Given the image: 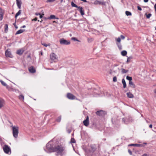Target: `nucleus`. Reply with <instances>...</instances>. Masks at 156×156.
Wrapping results in <instances>:
<instances>
[{
    "label": "nucleus",
    "instance_id": "1",
    "mask_svg": "<svg viewBox=\"0 0 156 156\" xmlns=\"http://www.w3.org/2000/svg\"><path fill=\"white\" fill-rule=\"evenodd\" d=\"M54 151L57 152V155L62 156L65 153L64 149L61 146L58 145L57 146H55Z\"/></svg>",
    "mask_w": 156,
    "mask_h": 156
},
{
    "label": "nucleus",
    "instance_id": "2",
    "mask_svg": "<svg viewBox=\"0 0 156 156\" xmlns=\"http://www.w3.org/2000/svg\"><path fill=\"white\" fill-rule=\"evenodd\" d=\"M53 142L52 141L49 142L46 145V149H44V151L47 153H50L54 152L55 147L52 145Z\"/></svg>",
    "mask_w": 156,
    "mask_h": 156
},
{
    "label": "nucleus",
    "instance_id": "3",
    "mask_svg": "<svg viewBox=\"0 0 156 156\" xmlns=\"http://www.w3.org/2000/svg\"><path fill=\"white\" fill-rule=\"evenodd\" d=\"M12 134L15 138H17L19 133V127L18 126H12Z\"/></svg>",
    "mask_w": 156,
    "mask_h": 156
},
{
    "label": "nucleus",
    "instance_id": "4",
    "mask_svg": "<svg viewBox=\"0 0 156 156\" xmlns=\"http://www.w3.org/2000/svg\"><path fill=\"white\" fill-rule=\"evenodd\" d=\"M50 59L54 62H56L58 60V57L54 53H52L50 55Z\"/></svg>",
    "mask_w": 156,
    "mask_h": 156
},
{
    "label": "nucleus",
    "instance_id": "5",
    "mask_svg": "<svg viewBox=\"0 0 156 156\" xmlns=\"http://www.w3.org/2000/svg\"><path fill=\"white\" fill-rule=\"evenodd\" d=\"M59 43L61 44L62 45H68L70 44V41L66 40L63 38L60 39Z\"/></svg>",
    "mask_w": 156,
    "mask_h": 156
},
{
    "label": "nucleus",
    "instance_id": "6",
    "mask_svg": "<svg viewBox=\"0 0 156 156\" xmlns=\"http://www.w3.org/2000/svg\"><path fill=\"white\" fill-rule=\"evenodd\" d=\"M3 149L5 153L8 154H11V151L10 148L8 145H5L3 147Z\"/></svg>",
    "mask_w": 156,
    "mask_h": 156
},
{
    "label": "nucleus",
    "instance_id": "7",
    "mask_svg": "<svg viewBox=\"0 0 156 156\" xmlns=\"http://www.w3.org/2000/svg\"><path fill=\"white\" fill-rule=\"evenodd\" d=\"M105 2H104L103 0L99 1L98 0H95L94 2V4L95 5H105Z\"/></svg>",
    "mask_w": 156,
    "mask_h": 156
},
{
    "label": "nucleus",
    "instance_id": "8",
    "mask_svg": "<svg viewBox=\"0 0 156 156\" xmlns=\"http://www.w3.org/2000/svg\"><path fill=\"white\" fill-rule=\"evenodd\" d=\"M67 96L68 98L69 99H77L76 98V97L75 96L73 95V94L70 93H68L67 94Z\"/></svg>",
    "mask_w": 156,
    "mask_h": 156
},
{
    "label": "nucleus",
    "instance_id": "9",
    "mask_svg": "<svg viewBox=\"0 0 156 156\" xmlns=\"http://www.w3.org/2000/svg\"><path fill=\"white\" fill-rule=\"evenodd\" d=\"M5 55L6 57H9L11 58L13 57V55L11 53L10 51L8 50H7L5 52Z\"/></svg>",
    "mask_w": 156,
    "mask_h": 156
},
{
    "label": "nucleus",
    "instance_id": "10",
    "mask_svg": "<svg viewBox=\"0 0 156 156\" xmlns=\"http://www.w3.org/2000/svg\"><path fill=\"white\" fill-rule=\"evenodd\" d=\"M96 114L97 115L99 116H103L106 114V113L105 112L102 110H101L97 111L96 112Z\"/></svg>",
    "mask_w": 156,
    "mask_h": 156
},
{
    "label": "nucleus",
    "instance_id": "11",
    "mask_svg": "<svg viewBox=\"0 0 156 156\" xmlns=\"http://www.w3.org/2000/svg\"><path fill=\"white\" fill-rule=\"evenodd\" d=\"M83 123L84 125L86 126H87L88 125L89 122V118L88 116H87L86 119L83 121Z\"/></svg>",
    "mask_w": 156,
    "mask_h": 156
},
{
    "label": "nucleus",
    "instance_id": "12",
    "mask_svg": "<svg viewBox=\"0 0 156 156\" xmlns=\"http://www.w3.org/2000/svg\"><path fill=\"white\" fill-rule=\"evenodd\" d=\"M16 4L18 8L20 9L21 8L22 2L21 0H16Z\"/></svg>",
    "mask_w": 156,
    "mask_h": 156
},
{
    "label": "nucleus",
    "instance_id": "13",
    "mask_svg": "<svg viewBox=\"0 0 156 156\" xmlns=\"http://www.w3.org/2000/svg\"><path fill=\"white\" fill-rule=\"evenodd\" d=\"M5 105L4 100L2 98H0V109L4 106Z\"/></svg>",
    "mask_w": 156,
    "mask_h": 156
},
{
    "label": "nucleus",
    "instance_id": "14",
    "mask_svg": "<svg viewBox=\"0 0 156 156\" xmlns=\"http://www.w3.org/2000/svg\"><path fill=\"white\" fill-rule=\"evenodd\" d=\"M78 10L80 11L81 14L83 16L84 15V11L83 10V8L80 6H79L78 7Z\"/></svg>",
    "mask_w": 156,
    "mask_h": 156
},
{
    "label": "nucleus",
    "instance_id": "15",
    "mask_svg": "<svg viewBox=\"0 0 156 156\" xmlns=\"http://www.w3.org/2000/svg\"><path fill=\"white\" fill-rule=\"evenodd\" d=\"M29 72L32 73H34L35 72V69L33 66H31L29 68Z\"/></svg>",
    "mask_w": 156,
    "mask_h": 156
},
{
    "label": "nucleus",
    "instance_id": "16",
    "mask_svg": "<svg viewBox=\"0 0 156 156\" xmlns=\"http://www.w3.org/2000/svg\"><path fill=\"white\" fill-rule=\"evenodd\" d=\"M128 146H136V147H142L143 145L141 144H129Z\"/></svg>",
    "mask_w": 156,
    "mask_h": 156
},
{
    "label": "nucleus",
    "instance_id": "17",
    "mask_svg": "<svg viewBox=\"0 0 156 156\" xmlns=\"http://www.w3.org/2000/svg\"><path fill=\"white\" fill-rule=\"evenodd\" d=\"M128 97L130 98H132L133 97V95L130 92H128L126 94Z\"/></svg>",
    "mask_w": 156,
    "mask_h": 156
},
{
    "label": "nucleus",
    "instance_id": "18",
    "mask_svg": "<svg viewBox=\"0 0 156 156\" xmlns=\"http://www.w3.org/2000/svg\"><path fill=\"white\" fill-rule=\"evenodd\" d=\"M1 83L4 86H5L6 88L8 89L9 86L7 85L2 80H1L0 81Z\"/></svg>",
    "mask_w": 156,
    "mask_h": 156
},
{
    "label": "nucleus",
    "instance_id": "19",
    "mask_svg": "<svg viewBox=\"0 0 156 156\" xmlns=\"http://www.w3.org/2000/svg\"><path fill=\"white\" fill-rule=\"evenodd\" d=\"M0 20H1L2 19L3 17V11L0 8Z\"/></svg>",
    "mask_w": 156,
    "mask_h": 156
},
{
    "label": "nucleus",
    "instance_id": "20",
    "mask_svg": "<svg viewBox=\"0 0 156 156\" xmlns=\"http://www.w3.org/2000/svg\"><path fill=\"white\" fill-rule=\"evenodd\" d=\"M23 52V50L22 49H19L17 51V54L19 55H22Z\"/></svg>",
    "mask_w": 156,
    "mask_h": 156
},
{
    "label": "nucleus",
    "instance_id": "21",
    "mask_svg": "<svg viewBox=\"0 0 156 156\" xmlns=\"http://www.w3.org/2000/svg\"><path fill=\"white\" fill-rule=\"evenodd\" d=\"M122 121L125 124H127L128 123L129 120L128 119L126 118H123L122 119Z\"/></svg>",
    "mask_w": 156,
    "mask_h": 156
},
{
    "label": "nucleus",
    "instance_id": "22",
    "mask_svg": "<svg viewBox=\"0 0 156 156\" xmlns=\"http://www.w3.org/2000/svg\"><path fill=\"white\" fill-rule=\"evenodd\" d=\"M122 83L123 85V87L124 88H125L126 87V84L125 81L124 79L122 80Z\"/></svg>",
    "mask_w": 156,
    "mask_h": 156
},
{
    "label": "nucleus",
    "instance_id": "23",
    "mask_svg": "<svg viewBox=\"0 0 156 156\" xmlns=\"http://www.w3.org/2000/svg\"><path fill=\"white\" fill-rule=\"evenodd\" d=\"M24 31V30L20 29L19 30H18L16 32V34H18L22 33Z\"/></svg>",
    "mask_w": 156,
    "mask_h": 156
},
{
    "label": "nucleus",
    "instance_id": "24",
    "mask_svg": "<svg viewBox=\"0 0 156 156\" xmlns=\"http://www.w3.org/2000/svg\"><path fill=\"white\" fill-rule=\"evenodd\" d=\"M121 55L123 56H126L127 54V51L125 50L122 51L121 52Z\"/></svg>",
    "mask_w": 156,
    "mask_h": 156
},
{
    "label": "nucleus",
    "instance_id": "25",
    "mask_svg": "<svg viewBox=\"0 0 156 156\" xmlns=\"http://www.w3.org/2000/svg\"><path fill=\"white\" fill-rule=\"evenodd\" d=\"M5 32H7L8 29V25L6 24L5 25Z\"/></svg>",
    "mask_w": 156,
    "mask_h": 156
},
{
    "label": "nucleus",
    "instance_id": "26",
    "mask_svg": "<svg viewBox=\"0 0 156 156\" xmlns=\"http://www.w3.org/2000/svg\"><path fill=\"white\" fill-rule=\"evenodd\" d=\"M129 84L131 86H132L133 87H135V85L134 84L133 82L132 81L129 82Z\"/></svg>",
    "mask_w": 156,
    "mask_h": 156
},
{
    "label": "nucleus",
    "instance_id": "27",
    "mask_svg": "<svg viewBox=\"0 0 156 156\" xmlns=\"http://www.w3.org/2000/svg\"><path fill=\"white\" fill-rule=\"evenodd\" d=\"M71 5L73 7H75L76 8H78L79 6H78L76 4H75L73 2H71Z\"/></svg>",
    "mask_w": 156,
    "mask_h": 156
},
{
    "label": "nucleus",
    "instance_id": "28",
    "mask_svg": "<svg viewBox=\"0 0 156 156\" xmlns=\"http://www.w3.org/2000/svg\"><path fill=\"white\" fill-rule=\"evenodd\" d=\"M21 11L20 10L16 14L15 17L16 18L19 15L21 14Z\"/></svg>",
    "mask_w": 156,
    "mask_h": 156
},
{
    "label": "nucleus",
    "instance_id": "29",
    "mask_svg": "<svg viewBox=\"0 0 156 156\" xmlns=\"http://www.w3.org/2000/svg\"><path fill=\"white\" fill-rule=\"evenodd\" d=\"M126 14L127 16H131L132 15L131 13L130 12L128 11L126 12Z\"/></svg>",
    "mask_w": 156,
    "mask_h": 156
},
{
    "label": "nucleus",
    "instance_id": "30",
    "mask_svg": "<svg viewBox=\"0 0 156 156\" xmlns=\"http://www.w3.org/2000/svg\"><path fill=\"white\" fill-rule=\"evenodd\" d=\"M132 58V57H128L127 58L126 62L127 63L129 62L130 61V60Z\"/></svg>",
    "mask_w": 156,
    "mask_h": 156
},
{
    "label": "nucleus",
    "instance_id": "31",
    "mask_svg": "<svg viewBox=\"0 0 156 156\" xmlns=\"http://www.w3.org/2000/svg\"><path fill=\"white\" fill-rule=\"evenodd\" d=\"M71 39L75 41H77L78 42H80V41L76 39V37H73L71 38Z\"/></svg>",
    "mask_w": 156,
    "mask_h": 156
},
{
    "label": "nucleus",
    "instance_id": "32",
    "mask_svg": "<svg viewBox=\"0 0 156 156\" xmlns=\"http://www.w3.org/2000/svg\"><path fill=\"white\" fill-rule=\"evenodd\" d=\"M126 79L127 80H129V81H131V80H132V77L129 76H126Z\"/></svg>",
    "mask_w": 156,
    "mask_h": 156
},
{
    "label": "nucleus",
    "instance_id": "33",
    "mask_svg": "<svg viewBox=\"0 0 156 156\" xmlns=\"http://www.w3.org/2000/svg\"><path fill=\"white\" fill-rule=\"evenodd\" d=\"M116 41L117 42V43H120L121 41V39L120 37H118V38H116Z\"/></svg>",
    "mask_w": 156,
    "mask_h": 156
},
{
    "label": "nucleus",
    "instance_id": "34",
    "mask_svg": "<svg viewBox=\"0 0 156 156\" xmlns=\"http://www.w3.org/2000/svg\"><path fill=\"white\" fill-rule=\"evenodd\" d=\"M128 72V70H126L123 69H122V73H126Z\"/></svg>",
    "mask_w": 156,
    "mask_h": 156
},
{
    "label": "nucleus",
    "instance_id": "35",
    "mask_svg": "<svg viewBox=\"0 0 156 156\" xmlns=\"http://www.w3.org/2000/svg\"><path fill=\"white\" fill-rule=\"evenodd\" d=\"M145 15L146 16L147 18V19H149L150 17L151 16V13H149L148 14H147V13H146Z\"/></svg>",
    "mask_w": 156,
    "mask_h": 156
},
{
    "label": "nucleus",
    "instance_id": "36",
    "mask_svg": "<svg viewBox=\"0 0 156 156\" xmlns=\"http://www.w3.org/2000/svg\"><path fill=\"white\" fill-rule=\"evenodd\" d=\"M116 44H117V45L118 46V48L120 49H122V46H121V45L120 44V43H116Z\"/></svg>",
    "mask_w": 156,
    "mask_h": 156
},
{
    "label": "nucleus",
    "instance_id": "37",
    "mask_svg": "<svg viewBox=\"0 0 156 156\" xmlns=\"http://www.w3.org/2000/svg\"><path fill=\"white\" fill-rule=\"evenodd\" d=\"M55 15H51L50 16V17H49V19H54L55 18Z\"/></svg>",
    "mask_w": 156,
    "mask_h": 156
},
{
    "label": "nucleus",
    "instance_id": "38",
    "mask_svg": "<svg viewBox=\"0 0 156 156\" xmlns=\"http://www.w3.org/2000/svg\"><path fill=\"white\" fill-rule=\"evenodd\" d=\"M19 98L20 99L23 100L24 99V97L22 95H20L19 96Z\"/></svg>",
    "mask_w": 156,
    "mask_h": 156
},
{
    "label": "nucleus",
    "instance_id": "39",
    "mask_svg": "<svg viewBox=\"0 0 156 156\" xmlns=\"http://www.w3.org/2000/svg\"><path fill=\"white\" fill-rule=\"evenodd\" d=\"M61 116H59L56 119V121L58 122H59L61 120Z\"/></svg>",
    "mask_w": 156,
    "mask_h": 156
},
{
    "label": "nucleus",
    "instance_id": "40",
    "mask_svg": "<svg viewBox=\"0 0 156 156\" xmlns=\"http://www.w3.org/2000/svg\"><path fill=\"white\" fill-rule=\"evenodd\" d=\"M42 45H43L44 46L46 47H47L48 46H49L50 45V44H46L45 43H42Z\"/></svg>",
    "mask_w": 156,
    "mask_h": 156
},
{
    "label": "nucleus",
    "instance_id": "41",
    "mask_svg": "<svg viewBox=\"0 0 156 156\" xmlns=\"http://www.w3.org/2000/svg\"><path fill=\"white\" fill-rule=\"evenodd\" d=\"M71 143H74L76 142V141L74 138H73L71 139Z\"/></svg>",
    "mask_w": 156,
    "mask_h": 156
},
{
    "label": "nucleus",
    "instance_id": "42",
    "mask_svg": "<svg viewBox=\"0 0 156 156\" xmlns=\"http://www.w3.org/2000/svg\"><path fill=\"white\" fill-rule=\"evenodd\" d=\"M117 78L115 76L113 78V82H116L117 81Z\"/></svg>",
    "mask_w": 156,
    "mask_h": 156
},
{
    "label": "nucleus",
    "instance_id": "43",
    "mask_svg": "<svg viewBox=\"0 0 156 156\" xmlns=\"http://www.w3.org/2000/svg\"><path fill=\"white\" fill-rule=\"evenodd\" d=\"M137 9L139 10L140 11H141L142 10L141 8L139 6H137Z\"/></svg>",
    "mask_w": 156,
    "mask_h": 156
},
{
    "label": "nucleus",
    "instance_id": "44",
    "mask_svg": "<svg viewBox=\"0 0 156 156\" xmlns=\"http://www.w3.org/2000/svg\"><path fill=\"white\" fill-rule=\"evenodd\" d=\"M47 2H54L55 0H47Z\"/></svg>",
    "mask_w": 156,
    "mask_h": 156
},
{
    "label": "nucleus",
    "instance_id": "45",
    "mask_svg": "<svg viewBox=\"0 0 156 156\" xmlns=\"http://www.w3.org/2000/svg\"><path fill=\"white\" fill-rule=\"evenodd\" d=\"M120 37H121V38H122V39H124L125 38V36H124L122 35H121L120 36Z\"/></svg>",
    "mask_w": 156,
    "mask_h": 156
},
{
    "label": "nucleus",
    "instance_id": "46",
    "mask_svg": "<svg viewBox=\"0 0 156 156\" xmlns=\"http://www.w3.org/2000/svg\"><path fill=\"white\" fill-rule=\"evenodd\" d=\"M88 42H89V41L91 42L93 41V39L92 38H88Z\"/></svg>",
    "mask_w": 156,
    "mask_h": 156
},
{
    "label": "nucleus",
    "instance_id": "47",
    "mask_svg": "<svg viewBox=\"0 0 156 156\" xmlns=\"http://www.w3.org/2000/svg\"><path fill=\"white\" fill-rule=\"evenodd\" d=\"M128 152L129 153V154H130V155H131L132 154V151L130 150H128Z\"/></svg>",
    "mask_w": 156,
    "mask_h": 156
},
{
    "label": "nucleus",
    "instance_id": "48",
    "mask_svg": "<svg viewBox=\"0 0 156 156\" xmlns=\"http://www.w3.org/2000/svg\"><path fill=\"white\" fill-rule=\"evenodd\" d=\"M37 18H36H36H35L34 19H32V21H34V20L35 21H37Z\"/></svg>",
    "mask_w": 156,
    "mask_h": 156
},
{
    "label": "nucleus",
    "instance_id": "49",
    "mask_svg": "<svg viewBox=\"0 0 156 156\" xmlns=\"http://www.w3.org/2000/svg\"><path fill=\"white\" fill-rule=\"evenodd\" d=\"M40 14H41L39 13H35V15L37 16L40 15Z\"/></svg>",
    "mask_w": 156,
    "mask_h": 156
},
{
    "label": "nucleus",
    "instance_id": "50",
    "mask_svg": "<svg viewBox=\"0 0 156 156\" xmlns=\"http://www.w3.org/2000/svg\"><path fill=\"white\" fill-rule=\"evenodd\" d=\"M39 16L40 18H42L43 16L41 15V14H40V15Z\"/></svg>",
    "mask_w": 156,
    "mask_h": 156
},
{
    "label": "nucleus",
    "instance_id": "51",
    "mask_svg": "<svg viewBox=\"0 0 156 156\" xmlns=\"http://www.w3.org/2000/svg\"><path fill=\"white\" fill-rule=\"evenodd\" d=\"M142 156H148L147 154H143Z\"/></svg>",
    "mask_w": 156,
    "mask_h": 156
},
{
    "label": "nucleus",
    "instance_id": "52",
    "mask_svg": "<svg viewBox=\"0 0 156 156\" xmlns=\"http://www.w3.org/2000/svg\"><path fill=\"white\" fill-rule=\"evenodd\" d=\"M149 126L150 128H152V124H151L149 125Z\"/></svg>",
    "mask_w": 156,
    "mask_h": 156
},
{
    "label": "nucleus",
    "instance_id": "53",
    "mask_svg": "<svg viewBox=\"0 0 156 156\" xmlns=\"http://www.w3.org/2000/svg\"><path fill=\"white\" fill-rule=\"evenodd\" d=\"M81 1H83L84 2H87V1L86 0H80Z\"/></svg>",
    "mask_w": 156,
    "mask_h": 156
},
{
    "label": "nucleus",
    "instance_id": "54",
    "mask_svg": "<svg viewBox=\"0 0 156 156\" xmlns=\"http://www.w3.org/2000/svg\"><path fill=\"white\" fill-rule=\"evenodd\" d=\"M26 27V26L25 25H23V26H22L21 28H24Z\"/></svg>",
    "mask_w": 156,
    "mask_h": 156
},
{
    "label": "nucleus",
    "instance_id": "55",
    "mask_svg": "<svg viewBox=\"0 0 156 156\" xmlns=\"http://www.w3.org/2000/svg\"><path fill=\"white\" fill-rule=\"evenodd\" d=\"M144 2H148V0H144Z\"/></svg>",
    "mask_w": 156,
    "mask_h": 156
},
{
    "label": "nucleus",
    "instance_id": "56",
    "mask_svg": "<svg viewBox=\"0 0 156 156\" xmlns=\"http://www.w3.org/2000/svg\"><path fill=\"white\" fill-rule=\"evenodd\" d=\"M68 132L69 133H70L71 132V131L70 130H68Z\"/></svg>",
    "mask_w": 156,
    "mask_h": 156
},
{
    "label": "nucleus",
    "instance_id": "57",
    "mask_svg": "<svg viewBox=\"0 0 156 156\" xmlns=\"http://www.w3.org/2000/svg\"><path fill=\"white\" fill-rule=\"evenodd\" d=\"M95 148H94L93 149V152L95 150Z\"/></svg>",
    "mask_w": 156,
    "mask_h": 156
},
{
    "label": "nucleus",
    "instance_id": "58",
    "mask_svg": "<svg viewBox=\"0 0 156 156\" xmlns=\"http://www.w3.org/2000/svg\"><path fill=\"white\" fill-rule=\"evenodd\" d=\"M154 92L155 93H156V89L154 90Z\"/></svg>",
    "mask_w": 156,
    "mask_h": 156
},
{
    "label": "nucleus",
    "instance_id": "59",
    "mask_svg": "<svg viewBox=\"0 0 156 156\" xmlns=\"http://www.w3.org/2000/svg\"><path fill=\"white\" fill-rule=\"evenodd\" d=\"M114 66H118V65H117V64H115V65H114Z\"/></svg>",
    "mask_w": 156,
    "mask_h": 156
},
{
    "label": "nucleus",
    "instance_id": "60",
    "mask_svg": "<svg viewBox=\"0 0 156 156\" xmlns=\"http://www.w3.org/2000/svg\"><path fill=\"white\" fill-rule=\"evenodd\" d=\"M144 144H147V143H144Z\"/></svg>",
    "mask_w": 156,
    "mask_h": 156
},
{
    "label": "nucleus",
    "instance_id": "61",
    "mask_svg": "<svg viewBox=\"0 0 156 156\" xmlns=\"http://www.w3.org/2000/svg\"><path fill=\"white\" fill-rule=\"evenodd\" d=\"M41 55H43V53H42V52H41Z\"/></svg>",
    "mask_w": 156,
    "mask_h": 156
},
{
    "label": "nucleus",
    "instance_id": "62",
    "mask_svg": "<svg viewBox=\"0 0 156 156\" xmlns=\"http://www.w3.org/2000/svg\"><path fill=\"white\" fill-rule=\"evenodd\" d=\"M63 1V0H61V2H62Z\"/></svg>",
    "mask_w": 156,
    "mask_h": 156
},
{
    "label": "nucleus",
    "instance_id": "63",
    "mask_svg": "<svg viewBox=\"0 0 156 156\" xmlns=\"http://www.w3.org/2000/svg\"><path fill=\"white\" fill-rule=\"evenodd\" d=\"M155 29L156 30V27H155Z\"/></svg>",
    "mask_w": 156,
    "mask_h": 156
},
{
    "label": "nucleus",
    "instance_id": "64",
    "mask_svg": "<svg viewBox=\"0 0 156 156\" xmlns=\"http://www.w3.org/2000/svg\"><path fill=\"white\" fill-rule=\"evenodd\" d=\"M24 156H26V155H24Z\"/></svg>",
    "mask_w": 156,
    "mask_h": 156
}]
</instances>
